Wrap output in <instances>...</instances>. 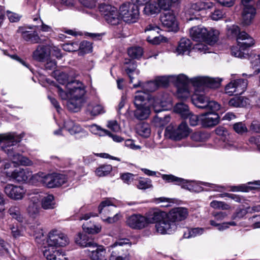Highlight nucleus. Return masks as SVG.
<instances>
[{"mask_svg": "<svg viewBox=\"0 0 260 260\" xmlns=\"http://www.w3.org/2000/svg\"><path fill=\"white\" fill-rule=\"evenodd\" d=\"M99 10L109 24L111 25L119 24L120 16L115 7L103 3L100 5Z\"/></svg>", "mask_w": 260, "mask_h": 260, "instance_id": "nucleus-12", "label": "nucleus"}, {"mask_svg": "<svg viewBox=\"0 0 260 260\" xmlns=\"http://www.w3.org/2000/svg\"><path fill=\"white\" fill-rule=\"evenodd\" d=\"M229 104L234 108L245 107L249 105V100L244 96H235L229 101Z\"/></svg>", "mask_w": 260, "mask_h": 260, "instance_id": "nucleus-33", "label": "nucleus"}, {"mask_svg": "<svg viewBox=\"0 0 260 260\" xmlns=\"http://www.w3.org/2000/svg\"><path fill=\"white\" fill-rule=\"evenodd\" d=\"M55 205L54 198L52 194H49L42 200V206L44 209H53Z\"/></svg>", "mask_w": 260, "mask_h": 260, "instance_id": "nucleus-45", "label": "nucleus"}, {"mask_svg": "<svg viewBox=\"0 0 260 260\" xmlns=\"http://www.w3.org/2000/svg\"><path fill=\"white\" fill-rule=\"evenodd\" d=\"M56 88L59 96L63 100H67L69 98L83 100V96L85 93L84 86L78 80L68 82L65 86V90L60 86H57Z\"/></svg>", "mask_w": 260, "mask_h": 260, "instance_id": "nucleus-3", "label": "nucleus"}, {"mask_svg": "<svg viewBox=\"0 0 260 260\" xmlns=\"http://www.w3.org/2000/svg\"><path fill=\"white\" fill-rule=\"evenodd\" d=\"M64 128L68 131L71 135L80 133L82 132V128L77 124L71 120H68L64 122Z\"/></svg>", "mask_w": 260, "mask_h": 260, "instance_id": "nucleus-37", "label": "nucleus"}, {"mask_svg": "<svg viewBox=\"0 0 260 260\" xmlns=\"http://www.w3.org/2000/svg\"><path fill=\"white\" fill-rule=\"evenodd\" d=\"M234 131L238 134H242L247 132V128L245 124L242 122H237L233 125Z\"/></svg>", "mask_w": 260, "mask_h": 260, "instance_id": "nucleus-62", "label": "nucleus"}, {"mask_svg": "<svg viewBox=\"0 0 260 260\" xmlns=\"http://www.w3.org/2000/svg\"><path fill=\"white\" fill-rule=\"evenodd\" d=\"M217 111L211 110L210 112L203 113L200 116V119L204 127H212L217 125L219 121V116Z\"/></svg>", "mask_w": 260, "mask_h": 260, "instance_id": "nucleus-23", "label": "nucleus"}, {"mask_svg": "<svg viewBox=\"0 0 260 260\" xmlns=\"http://www.w3.org/2000/svg\"><path fill=\"white\" fill-rule=\"evenodd\" d=\"M251 66L253 69H255L254 74L256 75L260 72V55L251 54L249 56Z\"/></svg>", "mask_w": 260, "mask_h": 260, "instance_id": "nucleus-42", "label": "nucleus"}, {"mask_svg": "<svg viewBox=\"0 0 260 260\" xmlns=\"http://www.w3.org/2000/svg\"><path fill=\"white\" fill-rule=\"evenodd\" d=\"M47 247L56 248L64 247L69 244L70 241L68 236L64 233L56 230L51 231L48 236Z\"/></svg>", "mask_w": 260, "mask_h": 260, "instance_id": "nucleus-11", "label": "nucleus"}, {"mask_svg": "<svg viewBox=\"0 0 260 260\" xmlns=\"http://www.w3.org/2000/svg\"><path fill=\"white\" fill-rule=\"evenodd\" d=\"M30 230L33 233V235L38 242H39V240H40L44 237V233L42 229L38 225L37 226H31Z\"/></svg>", "mask_w": 260, "mask_h": 260, "instance_id": "nucleus-57", "label": "nucleus"}, {"mask_svg": "<svg viewBox=\"0 0 260 260\" xmlns=\"http://www.w3.org/2000/svg\"><path fill=\"white\" fill-rule=\"evenodd\" d=\"M247 84V81L243 79L231 81L225 87V93L229 95L241 94L245 91Z\"/></svg>", "mask_w": 260, "mask_h": 260, "instance_id": "nucleus-14", "label": "nucleus"}, {"mask_svg": "<svg viewBox=\"0 0 260 260\" xmlns=\"http://www.w3.org/2000/svg\"><path fill=\"white\" fill-rule=\"evenodd\" d=\"M162 179L167 183H173L175 185H181L182 188L187 189L190 191H198L199 187L197 183L193 181L185 180L176 177L172 174H161Z\"/></svg>", "mask_w": 260, "mask_h": 260, "instance_id": "nucleus-10", "label": "nucleus"}, {"mask_svg": "<svg viewBox=\"0 0 260 260\" xmlns=\"http://www.w3.org/2000/svg\"><path fill=\"white\" fill-rule=\"evenodd\" d=\"M112 168L110 165L102 166L95 170V174L99 177H103L108 175L112 171Z\"/></svg>", "mask_w": 260, "mask_h": 260, "instance_id": "nucleus-55", "label": "nucleus"}, {"mask_svg": "<svg viewBox=\"0 0 260 260\" xmlns=\"http://www.w3.org/2000/svg\"><path fill=\"white\" fill-rule=\"evenodd\" d=\"M86 112L91 116H96L104 113L105 111L103 106L100 104L90 103L87 107Z\"/></svg>", "mask_w": 260, "mask_h": 260, "instance_id": "nucleus-34", "label": "nucleus"}, {"mask_svg": "<svg viewBox=\"0 0 260 260\" xmlns=\"http://www.w3.org/2000/svg\"><path fill=\"white\" fill-rule=\"evenodd\" d=\"M54 75L55 76V78L56 80L62 85V86H61L63 88L64 90H66L65 86L68 84L69 81H68V75L64 72H60L58 71H56L54 72ZM71 81H70V82Z\"/></svg>", "mask_w": 260, "mask_h": 260, "instance_id": "nucleus-46", "label": "nucleus"}, {"mask_svg": "<svg viewBox=\"0 0 260 260\" xmlns=\"http://www.w3.org/2000/svg\"><path fill=\"white\" fill-rule=\"evenodd\" d=\"M7 176L17 182H26L32 178V172L27 169H17L12 172H7Z\"/></svg>", "mask_w": 260, "mask_h": 260, "instance_id": "nucleus-19", "label": "nucleus"}, {"mask_svg": "<svg viewBox=\"0 0 260 260\" xmlns=\"http://www.w3.org/2000/svg\"><path fill=\"white\" fill-rule=\"evenodd\" d=\"M160 21L162 25L168 28V31H177L178 22L173 11H165L161 15Z\"/></svg>", "mask_w": 260, "mask_h": 260, "instance_id": "nucleus-16", "label": "nucleus"}, {"mask_svg": "<svg viewBox=\"0 0 260 260\" xmlns=\"http://www.w3.org/2000/svg\"><path fill=\"white\" fill-rule=\"evenodd\" d=\"M136 108L137 109L135 112V116L137 119L144 120L148 117L150 113L149 105Z\"/></svg>", "mask_w": 260, "mask_h": 260, "instance_id": "nucleus-36", "label": "nucleus"}, {"mask_svg": "<svg viewBox=\"0 0 260 260\" xmlns=\"http://www.w3.org/2000/svg\"><path fill=\"white\" fill-rule=\"evenodd\" d=\"M172 83L178 87L177 96L181 99H185L189 97L190 93L187 88V85L189 83H191V79H189L184 74H180L178 76L171 75Z\"/></svg>", "mask_w": 260, "mask_h": 260, "instance_id": "nucleus-9", "label": "nucleus"}, {"mask_svg": "<svg viewBox=\"0 0 260 260\" xmlns=\"http://www.w3.org/2000/svg\"><path fill=\"white\" fill-rule=\"evenodd\" d=\"M149 96V94L145 91H137L134 99V104L136 107L149 105L150 102Z\"/></svg>", "mask_w": 260, "mask_h": 260, "instance_id": "nucleus-29", "label": "nucleus"}, {"mask_svg": "<svg viewBox=\"0 0 260 260\" xmlns=\"http://www.w3.org/2000/svg\"><path fill=\"white\" fill-rule=\"evenodd\" d=\"M124 64L125 65V70L129 76L130 82L132 83L133 82V77L132 76L131 74L134 72L136 69L137 64L136 63V61L133 60L125 59Z\"/></svg>", "mask_w": 260, "mask_h": 260, "instance_id": "nucleus-43", "label": "nucleus"}, {"mask_svg": "<svg viewBox=\"0 0 260 260\" xmlns=\"http://www.w3.org/2000/svg\"><path fill=\"white\" fill-rule=\"evenodd\" d=\"M191 48V41L185 38H182L179 42L176 49L175 53L177 55H183L186 52H189Z\"/></svg>", "mask_w": 260, "mask_h": 260, "instance_id": "nucleus-31", "label": "nucleus"}, {"mask_svg": "<svg viewBox=\"0 0 260 260\" xmlns=\"http://www.w3.org/2000/svg\"><path fill=\"white\" fill-rule=\"evenodd\" d=\"M8 212L12 218L15 219L20 222L23 221V217L20 214L19 209L18 207L12 206L9 209Z\"/></svg>", "mask_w": 260, "mask_h": 260, "instance_id": "nucleus-53", "label": "nucleus"}, {"mask_svg": "<svg viewBox=\"0 0 260 260\" xmlns=\"http://www.w3.org/2000/svg\"><path fill=\"white\" fill-rule=\"evenodd\" d=\"M126 223L134 229H143L148 225L146 214L145 216L140 214L132 215L127 219Z\"/></svg>", "mask_w": 260, "mask_h": 260, "instance_id": "nucleus-18", "label": "nucleus"}, {"mask_svg": "<svg viewBox=\"0 0 260 260\" xmlns=\"http://www.w3.org/2000/svg\"><path fill=\"white\" fill-rule=\"evenodd\" d=\"M167 40L166 38L161 35L151 37L150 34H148L147 37V41L152 44H158L161 42H166Z\"/></svg>", "mask_w": 260, "mask_h": 260, "instance_id": "nucleus-60", "label": "nucleus"}, {"mask_svg": "<svg viewBox=\"0 0 260 260\" xmlns=\"http://www.w3.org/2000/svg\"><path fill=\"white\" fill-rule=\"evenodd\" d=\"M238 43L237 47L232 48V54L235 57L239 58L245 57L246 55L242 50H244L249 47H252L255 44L254 40L245 31H242L237 38Z\"/></svg>", "mask_w": 260, "mask_h": 260, "instance_id": "nucleus-8", "label": "nucleus"}, {"mask_svg": "<svg viewBox=\"0 0 260 260\" xmlns=\"http://www.w3.org/2000/svg\"><path fill=\"white\" fill-rule=\"evenodd\" d=\"M95 250H91L90 254V258L92 260H107V255L106 249L103 246H98Z\"/></svg>", "mask_w": 260, "mask_h": 260, "instance_id": "nucleus-32", "label": "nucleus"}, {"mask_svg": "<svg viewBox=\"0 0 260 260\" xmlns=\"http://www.w3.org/2000/svg\"><path fill=\"white\" fill-rule=\"evenodd\" d=\"M136 132L140 136L144 138H148L150 135L151 129L148 123L143 122L137 125Z\"/></svg>", "mask_w": 260, "mask_h": 260, "instance_id": "nucleus-39", "label": "nucleus"}, {"mask_svg": "<svg viewBox=\"0 0 260 260\" xmlns=\"http://www.w3.org/2000/svg\"><path fill=\"white\" fill-rule=\"evenodd\" d=\"M243 10L242 14V23L244 25H249L255 14V9L253 7V2L251 0H242Z\"/></svg>", "mask_w": 260, "mask_h": 260, "instance_id": "nucleus-15", "label": "nucleus"}, {"mask_svg": "<svg viewBox=\"0 0 260 260\" xmlns=\"http://www.w3.org/2000/svg\"><path fill=\"white\" fill-rule=\"evenodd\" d=\"M139 13L138 6L133 2L124 3L119 7V14L120 18L127 23L136 22Z\"/></svg>", "mask_w": 260, "mask_h": 260, "instance_id": "nucleus-7", "label": "nucleus"}, {"mask_svg": "<svg viewBox=\"0 0 260 260\" xmlns=\"http://www.w3.org/2000/svg\"><path fill=\"white\" fill-rule=\"evenodd\" d=\"M67 102V107L68 109L74 112L79 110L84 103V100H75L73 98H69Z\"/></svg>", "mask_w": 260, "mask_h": 260, "instance_id": "nucleus-38", "label": "nucleus"}, {"mask_svg": "<svg viewBox=\"0 0 260 260\" xmlns=\"http://www.w3.org/2000/svg\"><path fill=\"white\" fill-rule=\"evenodd\" d=\"M41 200L40 194L36 193L29 198L26 211L29 215L32 217H37L40 212V202Z\"/></svg>", "mask_w": 260, "mask_h": 260, "instance_id": "nucleus-22", "label": "nucleus"}, {"mask_svg": "<svg viewBox=\"0 0 260 260\" xmlns=\"http://www.w3.org/2000/svg\"><path fill=\"white\" fill-rule=\"evenodd\" d=\"M78 50L80 55L91 52L92 51V44L89 42L83 41L79 45Z\"/></svg>", "mask_w": 260, "mask_h": 260, "instance_id": "nucleus-48", "label": "nucleus"}, {"mask_svg": "<svg viewBox=\"0 0 260 260\" xmlns=\"http://www.w3.org/2000/svg\"><path fill=\"white\" fill-rule=\"evenodd\" d=\"M75 242L81 247L94 248L96 247V243L86 234L78 233L75 238Z\"/></svg>", "mask_w": 260, "mask_h": 260, "instance_id": "nucleus-28", "label": "nucleus"}, {"mask_svg": "<svg viewBox=\"0 0 260 260\" xmlns=\"http://www.w3.org/2000/svg\"><path fill=\"white\" fill-rule=\"evenodd\" d=\"M222 79L211 78L207 76H197L191 79V84L194 87V93L192 95V104L197 107L210 110L218 111L220 105L215 101H210L205 96L204 92L206 87L211 88H218L220 86Z\"/></svg>", "mask_w": 260, "mask_h": 260, "instance_id": "nucleus-1", "label": "nucleus"}, {"mask_svg": "<svg viewBox=\"0 0 260 260\" xmlns=\"http://www.w3.org/2000/svg\"><path fill=\"white\" fill-rule=\"evenodd\" d=\"M143 88L145 90V91L148 93L149 92H153L158 88V85H157L154 80L146 83L143 85Z\"/></svg>", "mask_w": 260, "mask_h": 260, "instance_id": "nucleus-61", "label": "nucleus"}, {"mask_svg": "<svg viewBox=\"0 0 260 260\" xmlns=\"http://www.w3.org/2000/svg\"><path fill=\"white\" fill-rule=\"evenodd\" d=\"M159 12V8L155 2L148 3L145 4L143 13L146 15H152L157 14Z\"/></svg>", "mask_w": 260, "mask_h": 260, "instance_id": "nucleus-41", "label": "nucleus"}, {"mask_svg": "<svg viewBox=\"0 0 260 260\" xmlns=\"http://www.w3.org/2000/svg\"><path fill=\"white\" fill-rule=\"evenodd\" d=\"M170 121L169 115L157 114L152 121L153 124L157 127H161L167 125Z\"/></svg>", "mask_w": 260, "mask_h": 260, "instance_id": "nucleus-35", "label": "nucleus"}, {"mask_svg": "<svg viewBox=\"0 0 260 260\" xmlns=\"http://www.w3.org/2000/svg\"><path fill=\"white\" fill-rule=\"evenodd\" d=\"M158 87H166L168 86L169 83H172L170 76H158L154 79Z\"/></svg>", "mask_w": 260, "mask_h": 260, "instance_id": "nucleus-49", "label": "nucleus"}, {"mask_svg": "<svg viewBox=\"0 0 260 260\" xmlns=\"http://www.w3.org/2000/svg\"><path fill=\"white\" fill-rule=\"evenodd\" d=\"M146 214L148 224L155 223L156 232L161 235L169 234L168 228V213L158 209H153Z\"/></svg>", "mask_w": 260, "mask_h": 260, "instance_id": "nucleus-4", "label": "nucleus"}, {"mask_svg": "<svg viewBox=\"0 0 260 260\" xmlns=\"http://www.w3.org/2000/svg\"><path fill=\"white\" fill-rule=\"evenodd\" d=\"M82 228L85 232L91 234H98L101 232L102 229V227L100 224L88 225L87 223H84Z\"/></svg>", "mask_w": 260, "mask_h": 260, "instance_id": "nucleus-51", "label": "nucleus"}, {"mask_svg": "<svg viewBox=\"0 0 260 260\" xmlns=\"http://www.w3.org/2000/svg\"><path fill=\"white\" fill-rule=\"evenodd\" d=\"M131 255L128 250H125V255H111L109 260H130Z\"/></svg>", "mask_w": 260, "mask_h": 260, "instance_id": "nucleus-64", "label": "nucleus"}, {"mask_svg": "<svg viewBox=\"0 0 260 260\" xmlns=\"http://www.w3.org/2000/svg\"><path fill=\"white\" fill-rule=\"evenodd\" d=\"M132 243L129 240L126 238L119 239L116 240L113 244L109 247V251L111 252V255H125V250H128L125 247H131Z\"/></svg>", "mask_w": 260, "mask_h": 260, "instance_id": "nucleus-17", "label": "nucleus"}, {"mask_svg": "<svg viewBox=\"0 0 260 260\" xmlns=\"http://www.w3.org/2000/svg\"><path fill=\"white\" fill-rule=\"evenodd\" d=\"M43 254L47 260H68L65 252L56 248L47 247Z\"/></svg>", "mask_w": 260, "mask_h": 260, "instance_id": "nucleus-25", "label": "nucleus"}, {"mask_svg": "<svg viewBox=\"0 0 260 260\" xmlns=\"http://www.w3.org/2000/svg\"><path fill=\"white\" fill-rule=\"evenodd\" d=\"M189 133V128L184 122H182L177 128L170 125L166 128V137L174 140H179L187 137Z\"/></svg>", "mask_w": 260, "mask_h": 260, "instance_id": "nucleus-13", "label": "nucleus"}, {"mask_svg": "<svg viewBox=\"0 0 260 260\" xmlns=\"http://www.w3.org/2000/svg\"><path fill=\"white\" fill-rule=\"evenodd\" d=\"M115 209L116 206L114 205L110 200L108 199L102 202L98 208L99 213L101 214L103 220L110 224L118 221L121 217V215L119 213L115 214L113 217L110 216L115 212Z\"/></svg>", "mask_w": 260, "mask_h": 260, "instance_id": "nucleus-6", "label": "nucleus"}, {"mask_svg": "<svg viewBox=\"0 0 260 260\" xmlns=\"http://www.w3.org/2000/svg\"><path fill=\"white\" fill-rule=\"evenodd\" d=\"M34 179L43 183L44 186L48 188H54L53 173L46 174L40 172L34 175Z\"/></svg>", "mask_w": 260, "mask_h": 260, "instance_id": "nucleus-30", "label": "nucleus"}, {"mask_svg": "<svg viewBox=\"0 0 260 260\" xmlns=\"http://www.w3.org/2000/svg\"><path fill=\"white\" fill-rule=\"evenodd\" d=\"M53 183L54 184V187H58L67 182V177L64 175L53 173Z\"/></svg>", "mask_w": 260, "mask_h": 260, "instance_id": "nucleus-52", "label": "nucleus"}, {"mask_svg": "<svg viewBox=\"0 0 260 260\" xmlns=\"http://www.w3.org/2000/svg\"><path fill=\"white\" fill-rule=\"evenodd\" d=\"M166 103L157 98L154 100L153 108L155 113H160L167 110Z\"/></svg>", "mask_w": 260, "mask_h": 260, "instance_id": "nucleus-56", "label": "nucleus"}, {"mask_svg": "<svg viewBox=\"0 0 260 260\" xmlns=\"http://www.w3.org/2000/svg\"><path fill=\"white\" fill-rule=\"evenodd\" d=\"M129 57L133 58L138 59L141 57L143 54V50L140 47H131L127 50Z\"/></svg>", "mask_w": 260, "mask_h": 260, "instance_id": "nucleus-54", "label": "nucleus"}, {"mask_svg": "<svg viewBox=\"0 0 260 260\" xmlns=\"http://www.w3.org/2000/svg\"><path fill=\"white\" fill-rule=\"evenodd\" d=\"M174 111L180 114L184 119H186L189 114L188 106L183 103L177 104L174 107Z\"/></svg>", "mask_w": 260, "mask_h": 260, "instance_id": "nucleus-44", "label": "nucleus"}, {"mask_svg": "<svg viewBox=\"0 0 260 260\" xmlns=\"http://www.w3.org/2000/svg\"><path fill=\"white\" fill-rule=\"evenodd\" d=\"M21 37L26 42L31 44H41L45 42L48 38L42 35L39 36L37 31L34 30H25L21 31Z\"/></svg>", "mask_w": 260, "mask_h": 260, "instance_id": "nucleus-21", "label": "nucleus"}, {"mask_svg": "<svg viewBox=\"0 0 260 260\" xmlns=\"http://www.w3.org/2000/svg\"><path fill=\"white\" fill-rule=\"evenodd\" d=\"M204 232L205 229L202 228L188 229L184 232L183 237L186 239L194 238L202 235Z\"/></svg>", "mask_w": 260, "mask_h": 260, "instance_id": "nucleus-40", "label": "nucleus"}, {"mask_svg": "<svg viewBox=\"0 0 260 260\" xmlns=\"http://www.w3.org/2000/svg\"><path fill=\"white\" fill-rule=\"evenodd\" d=\"M11 146L4 145L2 146V148L8 155L12 159L14 162L24 166H30L32 165V161L28 158L23 156L18 153H14L13 149L10 148Z\"/></svg>", "mask_w": 260, "mask_h": 260, "instance_id": "nucleus-24", "label": "nucleus"}, {"mask_svg": "<svg viewBox=\"0 0 260 260\" xmlns=\"http://www.w3.org/2000/svg\"><path fill=\"white\" fill-rule=\"evenodd\" d=\"M136 186L138 189L143 190L149 189L153 187L152 181L150 179L143 177H140L138 180Z\"/></svg>", "mask_w": 260, "mask_h": 260, "instance_id": "nucleus-47", "label": "nucleus"}, {"mask_svg": "<svg viewBox=\"0 0 260 260\" xmlns=\"http://www.w3.org/2000/svg\"><path fill=\"white\" fill-rule=\"evenodd\" d=\"M50 47L48 45H38L32 53L33 58L38 61H44L49 56Z\"/></svg>", "mask_w": 260, "mask_h": 260, "instance_id": "nucleus-27", "label": "nucleus"}, {"mask_svg": "<svg viewBox=\"0 0 260 260\" xmlns=\"http://www.w3.org/2000/svg\"><path fill=\"white\" fill-rule=\"evenodd\" d=\"M188 215L187 209L183 207L172 209L168 212V221L166 226L169 234L173 233L177 229L178 222L185 220Z\"/></svg>", "mask_w": 260, "mask_h": 260, "instance_id": "nucleus-5", "label": "nucleus"}, {"mask_svg": "<svg viewBox=\"0 0 260 260\" xmlns=\"http://www.w3.org/2000/svg\"><path fill=\"white\" fill-rule=\"evenodd\" d=\"M23 137V134L18 135L15 133L0 134V144L14 146L20 142Z\"/></svg>", "mask_w": 260, "mask_h": 260, "instance_id": "nucleus-26", "label": "nucleus"}, {"mask_svg": "<svg viewBox=\"0 0 260 260\" xmlns=\"http://www.w3.org/2000/svg\"><path fill=\"white\" fill-rule=\"evenodd\" d=\"M210 206L215 209L229 210L230 206L223 202L213 201L210 203Z\"/></svg>", "mask_w": 260, "mask_h": 260, "instance_id": "nucleus-58", "label": "nucleus"}, {"mask_svg": "<svg viewBox=\"0 0 260 260\" xmlns=\"http://www.w3.org/2000/svg\"><path fill=\"white\" fill-rule=\"evenodd\" d=\"M190 37L195 41H203L209 45L217 42L219 34L218 30L212 28L207 29L199 25L191 27L189 30Z\"/></svg>", "mask_w": 260, "mask_h": 260, "instance_id": "nucleus-2", "label": "nucleus"}, {"mask_svg": "<svg viewBox=\"0 0 260 260\" xmlns=\"http://www.w3.org/2000/svg\"><path fill=\"white\" fill-rule=\"evenodd\" d=\"M193 7L196 10L201 11L212 8L213 7V4L208 0H202L194 4Z\"/></svg>", "mask_w": 260, "mask_h": 260, "instance_id": "nucleus-50", "label": "nucleus"}, {"mask_svg": "<svg viewBox=\"0 0 260 260\" xmlns=\"http://www.w3.org/2000/svg\"><path fill=\"white\" fill-rule=\"evenodd\" d=\"M4 191L8 197L14 200H21L25 193V190L22 186H16L11 184L6 185Z\"/></svg>", "mask_w": 260, "mask_h": 260, "instance_id": "nucleus-20", "label": "nucleus"}, {"mask_svg": "<svg viewBox=\"0 0 260 260\" xmlns=\"http://www.w3.org/2000/svg\"><path fill=\"white\" fill-rule=\"evenodd\" d=\"M78 48L79 44L76 42L66 43L62 46L63 50L68 52L76 51L78 50Z\"/></svg>", "mask_w": 260, "mask_h": 260, "instance_id": "nucleus-63", "label": "nucleus"}, {"mask_svg": "<svg viewBox=\"0 0 260 260\" xmlns=\"http://www.w3.org/2000/svg\"><path fill=\"white\" fill-rule=\"evenodd\" d=\"M250 207H248L245 209H238L236 212L232 215V219L233 220L236 219H241L243 218L247 213H250Z\"/></svg>", "mask_w": 260, "mask_h": 260, "instance_id": "nucleus-59", "label": "nucleus"}]
</instances>
